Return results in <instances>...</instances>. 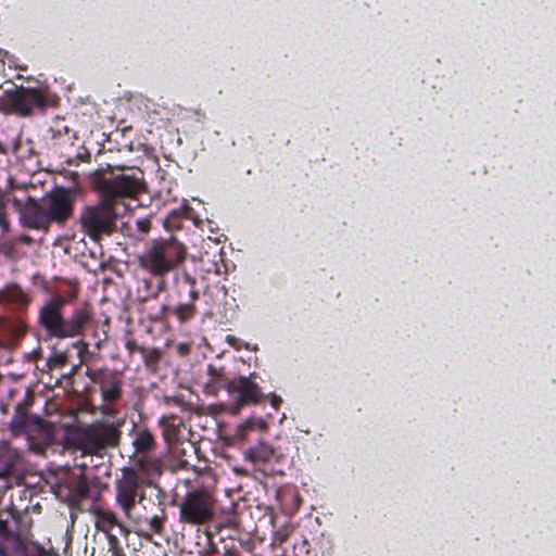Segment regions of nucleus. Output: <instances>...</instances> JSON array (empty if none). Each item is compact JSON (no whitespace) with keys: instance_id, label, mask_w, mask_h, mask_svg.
<instances>
[{"instance_id":"obj_18","label":"nucleus","mask_w":556,"mask_h":556,"mask_svg":"<svg viewBox=\"0 0 556 556\" xmlns=\"http://www.w3.org/2000/svg\"><path fill=\"white\" fill-rule=\"evenodd\" d=\"M12 469V464L10 462H5L0 465V478L5 477L10 473Z\"/></svg>"},{"instance_id":"obj_13","label":"nucleus","mask_w":556,"mask_h":556,"mask_svg":"<svg viewBox=\"0 0 556 556\" xmlns=\"http://www.w3.org/2000/svg\"><path fill=\"white\" fill-rule=\"evenodd\" d=\"M134 445L138 452H147L153 448L154 439L147 430H139L134 439Z\"/></svg>"},{"instance_id":"obj_16","label":"nucleus","mask_w":556,"mask_h":556,"mask_svg":"<svg viewBox=\"0 0 556 556\" xmlns=\"http://www.w3.org/2000/svg\"><path fill=\"white\" fill-rule=\"evenodd\" d=\"M194 307L192 304H180L176 308V315L180 320L188 319L193 314Z\"/></svg>"},{"instance_id":"obj_22","label":"nucleus","mask_w":556,"mask_h":556,"mask_svg":"<svg viewBox=\"0 0 556 556\" xmlns=\"http://www.w3.org/2000/svg\"><path fill=\"white\" fill-rule=\"evenodd\" d=\"M191 298L192 300H195L198 298V293L195 291H191Z\"/></svg>"},{"instance_id":"obj_11","label":"nucleus","mask_w":556,"mask_h":556,"mask_svg":"<svg viewBox=\"0 0 556 556\" xmlns=\"http://www.w3.org/2000/svg\"><path fill=\"white\" fill-rule=\"evenodd\" d=\"M94 525L98 530L110 534L113 529L124 532L123 526L118 522L115 514L110 510L98 509L94 511Z\"/></svg>"},{"instance_id":"obj_10","label":"nucleus","mask_w":556,"mask_h":556,"mask_svg":"<svg viewBox=\"0 0 556 556\" xmlns=\"http://www.w3.org/2000/svg\"><path fill=\"white\" fill-rule=\"evenodd\" d=\"M230 397L236 403V413L249 404H255L261 397L258 386L248 377H238L227 386Z\"/></svg>"},{"instance_id":"obj_4","label":"nucleus","mask_w":556,"mask_h":556,"mask_svg":"<svg viewBox=\"0 0 556 556\" xmlns=\"http://www.w3.org/2000/svg\"><path fill=\"white\" fill-rule=\"evenodd\" d=\"M185 258V248L176 240L154 242L139 256L140 266L155 276L175 268Z\"/></svg>"},{"instance_id":"obj_7","label":"nucleus","mask_w":556,"mask_h":556,"mask_svg":"<svg viewBox=\"0 0 556 556\" xmlns=\"http://www.w3.org/2000/svg\"><path fill=\"white\" fill-rule=\"evenodd\" d=\"M42 103V97L36 89L8 84L0 89V110L28 115L35 105Z\"/></svg>"},{"instance_id":"obj_12","label":"nucleus","mask_w":556,"mask_h":556,"mask_svg":"<svg viewBox=\"0 0 556 556\" xmlns=\"http://www.w3.org/2000/svg\"><path fill=\"white\" fill-rule=\"evenodd\" d=\"M273 448L264 442L248 448L244 452V458L252 463H266L273 457Z\"/></svg>"},{"instance_id":"obj_19","label":"nucleus","mask_w":556,"mask_h":556,"mask_svg":"<svg viewBox=\"0 0 556 556\" xmlns=\"http://www.w3.org/2000/svg\"><path fill=\"white\" fill-rule=\"evenodd\" d=\"M0 228L3 231H7L9 229V223L7 220L4 212L2 211V205H0Z\"/></svg>"},{"instance_id":"obj_8","label":"nucleus","mask_w":556,"mask_h":556,"mask_svg":"<svg viewBox=\"0 0 556 556\" xmlns=\"http://www.w3.org/2000/svg\"><path fill=\"white\" fill-rule=\"evenodd\" d=\"M142 189L141 178L121 174L111 179L101 182V194L110 200L115 207H122V202L127 203L126 199L135 198Z\"/></svg>"},{"instance_id":"obj_14","label":"nucleus","mask_w":556,"mask_h":556,"mask_svg":"<svg viewBox=\"0 0 556 556\" xmlns=\"http://www.w3.org/2000/svg\"><path fill=\"white\" fill-rule=\"evenodd\" d=\"M254 427H257L262 431H265L267 428V424L263 419H258V420L248 419L245 422H243L242 425H240L238 427L237 433H236L237 439L244 441L248 432L250 430H252Z\"/></svg>"},{"instance_id":"obj_17","label":"nucleus","mask_w":556,"mask_h":556,"mask_svg":"<svg viewBox=\"0 0 556 556\" xmlns=\"http://www.w3.org/2000/svg\"><path fill=\"white\" fill-rule=\"evenodd\" d=\"M208 375L211 377L210 382H207L206 388L214 389L220 377L223 376L222 369L216 368L212 365L207 368Z\"/></svg>"},{"instance_id":"obj_3","label":"nucleus","mask_w":556,"mask_h":556,"mask_svg":"<svg viewBox=\"0 0 556 556\" xmlns=\"http://www.w3.org/2000/svg\"><path fill=\"white\" fill-rule=\"evenodd\" d=\"M130 208V204L124 202H122V207H115L110 200L101 194V200L97 205L86 206L83 210L81 227L93 241H98L102 235L112 232L116 218L127 214Z\"/></svg>"},{"instance_id":"obj_1","label":"nucleus","mask_w":556,"mask_h":556,"mask_svg":"<svg viewBox=\"0 0 556 556\" xmlns=\"http://www.w3.org/2000/svg\"><path fill=\"white\" fill-rule=\"evenodd\" d=\"M25 225L34 229H47L51 223L63 224L73 215L75 192L58 188L45 194L40 201L27 198L24 202L13 199Z\"/></svg>"},{"instance_id":"obj_15","label":"nucleus","mask_w":556,"mask_h":556,"mask_svg":"<svg viewBox=\"0 0 556 556\" xmlns=\"http://www.w3.org/2000/svg\"><path fill=\"white\" fill-rule=\"evenodd\" d=\"M101 394L105 402H114L121 396L118 382L104 383L101 386Z\"/></svg>"},{"instance_id":"obj_9","label":"nucleus","mask_w":556,"mask_h":556,"mask_svg":"<svg viewBox=\"0 0 556 556\" xmlns=\"http://www.w3.org/2000/svg\"><path fill=\"white\" fill-rule=\"evenodd\" d=\"M213 496L203 490L189 493L180 506L181 519L189 523H202L213 517Z\"/></svg>"},{"instance_id":"obj_20","label":"nucleus","mask_w":556,"mask_h":556,"mask_svg":"<svg viewBox=\"0 0 556 556\" xmlns=\"http://www.w3.org/2000/svg\"><path fill=\"white\" fill-rule=\"evenodd\" d=\"M271 405L275 407V408H278L280 403H281V399L279 396H276V395H271Z\"/></svg>"},{"instance_id":"obj_6","label":"nucleus","mask_w":556,"mask_h":556,"mask_svg":"<svg viewBox=\"0 0 556 556\" xmlns=\"http://www.w3.org/2000/svg\"><path fill=\"white\" fill-rule=\"evenodd\" d=\"M122 421L113 424L97 422L79 430L77 445L84 454H96L106 446L116 445L119 440Z\"/></svg>"},{"instance_id":"obj_21","label":"nucleus","mask_w":556,"mask_h":556,"mask_svg":"<svg viewBox=\"0 0 556 556\" xmlns=\"http://www.w3.org/2000/svg\"><path fill=\"white\" fill-rule=\"evenodd\" d=\"M4 54L5 53L3 51H0V71L4 67V61L2 59Z\"/></svg>"},{"instance_id":"obj_2","label":"nucleus","mask_w":556,"mask_h":556,"mask_svg":"<svg viewBox=\"0 0 556 556\" xmlns=\"http://www.w3.org/2000/svg\"><path fill=\"white\" fill-rule=\"evenodd\" d=\"M65 304L66 301L62 298L52 299L39 309V325L50 337L67 339L81 336L91 320V314L87 308H77L68 318H65L63 314Z\"/></svg>"},{"instance_id":"obj_5","label":"nucleus","mask_w":556,"mask_h":556,"mask_svg":"<svg viewBox=\"0 0 556 556\" xmlns=\"http://www.w3.org/2000/svg\"><path fill=\"white\" fill-rule=\"evenodd\" d=\"M115 500L127 518H132L136 504L146 498L143 479L132 468H124L121 477L115 480Z\"/></svg>"}]
</instances>
